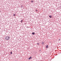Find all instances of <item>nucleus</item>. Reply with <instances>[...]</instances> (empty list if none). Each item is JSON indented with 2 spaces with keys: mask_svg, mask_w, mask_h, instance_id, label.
<instances>
[{
  "mask_svg": "<svg viewBox=\"0 0 61 61\" xmlns=\"http://www.w3.org/2000/svg\"><path fill=\"white\" fill-rule=\"evenodd\" d=\"M5 39L6 40H8L10 39V37L8 36H7L5 37Z\"/></svg>",
  "mask_w": 61,
  "mask_h": 61,
  "instance_id": "nucleus-1",
  "label": "nucleus"
},
{
  "mask_svg": "<svg viewBox=\"0 0 61 61\" xmlns=\"http://www.w3.org/2000/svg\"><path fill=\"white\" fill-rule=\"evenodd\" d=\"M48 47V45H47L46 46V48H47Z\"/></svg>",
  "mask_w": 61,
  "mask_h": 61,
  "instance_id": "nucleus-2",
  "label": "nucleus"
},
{
  "mask_svg": "<svg viewBox=\"0 0 61 61\" xmlns=\"http://www.w3.org/2000/svg\"><path fill=\"white\" fill-rule=\"evenodd\" d=\"M32 59V57L31 56L29 58V60L30 59Z\"/></svg>",
  "mask_w": 61,
  "mask_h": 61,
  "instance_id": "nucleus-3",
  "label": "nucleus"
},
{
  "mask_svg": "<svg viewBox=\"0 0 61 61\" xmlns=\"http://www.w3.org/2000/svg\"><path fill=\"white\" fill-rule=\"evenodd\" d=\"M35 33L34 32H32V35H35Z\"/></svg>",
  "mask_w": 61,
  "mask_h": 61,
  "instance_id": "nucleus-4",
  "label": "nucleus"
},
{
  "mask_svg": "<svg viewBox=\"0 0 61 61\" xmlns=\"http://www.w3.org/2000/svg\"><path fill=\"white\" fill-rule=\"evenodd\" d=\"M49 17H50V18H52V16H51L49 15Z\"/></svg>",
  "mask_w": 61,
  "mask_h": 61,
  "instance_id": "nucleus-5",
  "label": "nucleus"
},
{
  "mask_svg": "<svg viewBox=\"0 0 61 61\" xmlns=\"http://www.w3.org/2000/svg\"><path fill=\"white\" fill-rule=\"evenodd\" d=\"M13 16H15V14H13Z\"/></svg>",
  "mask_w": 61,
  "mask_h": 61,
  "instance_id": "nucleus-6",
  "label": "nucleus"
},
{
  "mask_svg": "<svg viewBox=\"0 0 61 61\" xmlns=\"http://www.w3.org/2000/svg\"><path fill=\"white\" fill-rule=\"evenodd\" d=\"M10 54H12V51H11V52H10Z\"/></svg>",
  "mask_w": 61,
  "mask_h": 61,
  "instance_id": "nucleus-7",
  "label": "nucleus"
},
{
  "mask_svg": "<svg viewBox=\"0 0 61 61\" xmlns=\"http://www.w3.org/2000/svg\"><path fill=\"white\" fill-rule=\"evenodd\" d=\"M33 0H32L31 1V2H32V3H33Z\"/></svg>",
  "mask_w": 61,
  "mask_h": 61,
  "instance_id": "nucleus-8",
  "label": "nucleus"
},
{
  "mask_svg": "<svg viewBox=\"0 0 61 61\" xmlns=\"http://www.w3.org/2000/svg\"><path fill=\"white\" fill-rule=\"evenodd\" d=\"M21 22H23V20H22L21 21Z\"/></svg>",
  "mask_w": 61,
  "mask_h": 61,
  "instance_id": "nucleus-9",
  "label": "nucleus"
},
{
  "mask_svg": "<svg viewBox=\"0 0 61 61\" xmlns=\"http://www.w3.org/2000/svg\"><path fill=\"white\" fill-rule=\"evenodd\" d=\"M37 45H39V43H38L37 44Z\"/></svg>",
  "mask_w": 61,
  "mask_h": 61,
  "instance_id": "nucleus-10",
  "label": "nucleus"
},
{
  "mask_svg": "<svg viewBox=\"0 0 61 61\" xmlns=\"http://www.w3.org/2000/svg\"><path fill=\"white\" fill-rule=\"evenodd\" d=\"M44 44V42L42 43V44Z\"/></svg>",
  "mask_w": 61,
  "mask_h": 61,
  "instance_id": "nucleus-11",
  "label": "nucleus"
},
{
  "mask_svg": "<svg viewBox=\"0 0 61 61\" xmlns=\"http://www.w3.org/2000/svg\"><path fill=\"white\" fill-rule=\"evenodd\" d=\"M36 11H37V10H36Z\"/></svg>",
  "mask_w": 61,
  "mask_h": 61,
  "instance_id": "nucleus-12",
  "label": "nucleus"
},
{
  "mask_svg": "<svg viewBox=\"0 0 61 61\" xmlns=\"http://www.w3.org/2000/svg\"><path fill=\"white\" fill-rule=\"evenodd\" d=\"M59 40H60V39H59Z\"/></svg>",
  "mask_w": 61,
  "mask_h": 61,
  "instance_id": "nucleus-13",
  "label": "nucleus"
},
{
  "mask_svg": "<svg viewBox=\"0 0 61 61\" xmlns=\"http://www.w3.org/2000/svg\"><path fill=\"white\" fill-rule=\"evenodd\" d=\"M0 12H1V11H0Z\"/></svg>",
  "mask_w": 61,
  "mask_h": 61,
  "instance_id": "nucleus-14",
  "label": "nucleus"
}]
</instances>
